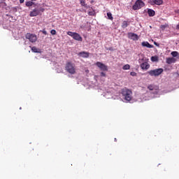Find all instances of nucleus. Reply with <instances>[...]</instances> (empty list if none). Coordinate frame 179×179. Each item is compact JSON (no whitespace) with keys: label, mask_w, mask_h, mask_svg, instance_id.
I'll return each mask as SVG.
<instances>
[{"label":"nucleus","mask_w":179,"mask_h":179,"mask_svg":"<svg viewBox=\"0 0 179 179\" xmlns=\"http://www.w3.org/2000/svg\"><path fill=\"white\" fill-rule=\"evenodd\" d=\"M148 89H149V90H155V86L150 85L148 86Z\"/></svg>","instance_id":"obj_24"},{"label":"nucleus","mask_w":179,"mask_h":179,"mask_svg":"<svg viewBox=\"0 0 179 179\" xmlns=\"http://www.w3.org/2000/svg\"><path fill=\"white\" fill-rule=\"evenodd\" d=\"M65 69L66 72L71 75H75V73H76V68L75 67V64L71 62H68L66 64Z\"/></svg>","instance_id":"obj_2"},{"label":"nucleus","mask_w":179,"mask_h":179,"mask_svg":"<svg viewBox=\"0 0 179 179\" xmlns=\"http://www.w3.org/2000/svg\"><path fill=\"white\" fill-rule=\"evenodd\" d=\"M131 76H136V73L132 71L130 73Z\"/></svg>","instance_id":"obj_27"},{"label":"nucleus","mask_w":179,"mask_h":179,"mask_svg":"<svg viewBox=\"0 0 179 179\" xmlns=\"http://www.w3.org/2000/svg\"><path fill=\"white\" fill-rule=\"evenodd\" d=\"M80 3L81 6H84V8H90L87 4H86V2L84 0H80Z\"/></svg>","instance_id":"obj_16"},{"label":"nucleus","mask_w":179,"mask_h":179,"mask_svg":"<svg viewBox=\"0 0 179 179\" xmlns=\"http://www.w3.org/2000/svg\"><path fill=\"white\" fill-rule=\"evenodd\" d=\"M24 2V0H20V3H23Z\"/></svg>","instance_id":"obj_32"},{"label":"nucleus","mask_w":179,"mask_h":179,"mask_svg":"<svg viewBox=\"0 0 179 179\" xmlns=\"http://www.w3.org/2000/svg\"><path fill=\"white\" fill-rule=\"evenodd\" d=\"M140 66H141V69L148 71V69H149V68H150V64H149V63H148L147 62H145L142 63Z\"/></svg>","instance_id":"obj_10"},{"label":"nucleus","mask_w":179,"mask_h":179,"mask_svg":"<svg viewBox=\"0 0 179 179\" xmlns=\"http://www.w3.org/2000/svg\"><path fill=\"white\" fill-rule=\"evenodd\" d=\"M176 30H179V24L176 25Z\"/></svg>","instance_id":"obj_33"},{"label":"nucleus","mask_w":179,"mask_h":179,"mask_svg":"<svg viewBox=\"0 0 179 179\" xmlns=\"http://www.w3.org/2000/svg\"><path fill=\"white\" fill-rule=\"evenodd\" d=\"M166 25H161V29H162V30H164V29H166Z\"/></svg>","instance_id":"obj_28"},{"label":"nucleus","mask_w":179,"mask_h":179,"mask_svg":"<svg viewBox=\"0 0 179 179\" xmlns=\"http://www.w3.org/2000/svg\"><path fill=\"white\" fill-rule=\"evenodd\" d=\"M141 45L143 47H147V48H153V45H150L148 41L142 42Z\"/></svg>","instance_id":"obj_14"},{"label":"nucleus","mask_w":179,"mask_h":179,"mask_svg":"<svg viewBox=\"0 0 179 179\" xmlns=\"http://www.w3.org/2000/svg\"><path fill=\"white\" fill-rule=\"evenodd\" d=\"M128 36H129V38H130L131 40L136 41V40H138L139 38L136 34H134L132 32L129 33Z\"/></svg>","instance_id":"obj_11"},{"label":"nucleus","mask_w":179,"mask_h":179,"mask_svg":"<svg viewBox=\"0 0 179 179\" xmlns=\"http://www.w3.org/2000/svg\"><path fill=\"white\" fill-rule=\"evenodd\" d=\"M42 33H43V34H45V36H47V31L43 30V31H42Z\"/></svg>","instance_id":"obj_30"},{"label":"nucleus","mask_w":179,"mask_h":179,"mask_svg":"<svg viewBox=\"0 0 179 179\" xmlns=\"http://www.w3.org/2000/svg\"><path fill=\"white\" fill-rule=\"evenodd\" d=\"M143 6H145V2H143V1L142 0H137L136 1L132 8H133V10H139V9H142Z\"/></svg>","instance_id":"obj_6"},{"label":"nucleus","mask_w":179,"mask_h":179,"mask_svg":"<svg viewBox=\"0 0 179 179\" xmlns=\"http://www.w3.org/2000/svg\"><path fill=\"white\" fill-rule=\"evenodd\" d=\"M89 16H94V11H90L88 12Z\"/></svg>","instance_id":"obj_26"},{"label":"nucleus","mask_w":179,"mask_h":179,"mask_svg":"<svg viewBox=\"0 0 179 179\" xmlns=\"http://www.w3.org/2000/svg\"><path fill=\"white\" fill-rule=\"evenodd\" d=\"M164 72L163 69L159 68V69H156L154 70H150L149 71H148V73L150 75V76H160V75H162Z\"/></svg>","instance_id":"obj_3"},{"label":"nucleus","mask_w":179,"mask_h":179,"mask_svg":"<svg viewBox=\"0 0 179 179\" xmlns=\"http://www.w3.org/2000/svg\"><path fill=\"white\" fill-rule=\"evenodd\" d=\"M107 16L109 20H113V19H114V17H113V14H111V13H107Z\"/></svg>","instance_id":"obj_22"},{"label":"nucleus","mask_w":179,"mask_h":179,"mask_svg":"<svg viewBox=\"0 0 179 179\" xmlns=\"http://www.w3.org/2000/svg\"><path fill=\"white\" fill-rule=\"evenodd\" d=\"M25 38L27 40H29V41H30V43H36V41H37V40H38L37 35H36L34 34H30V33H27L25 35Z\"/></svg>","instance_id":"obj_7"},{"label":"nucleus","mask_w":179,"mask_h":179,"mask_svg":"<svg viewBox=\"0 0 179 179\" xmlns=\"http://www.w3.org/2000/svg\"><path fill=\"white\" fill-rule=\"evenodd\" d=\"M151 61L152 62H157V61H159V57H157V56H152L151 57Z\"/></svg>","instance_id":"obj_20"},{"label":"nucleus","mask_w":179,"mask_h":179,"mask_svg":"<svg viewBox=\"0 0 179 179\" xmlns=\"http://www.w3.org/2000/svg\"><path fill=\"white\" fill-rule=\"evenodd\" d=\"M115 142H117V138H115Z\"/></svg>","instance_id":"obj_35"},{"label":"nucleus","mask_w":179,"mask_h":179,"mask_svg":"<svg viewBox=\"0 0 179 179\" xmlns=\"http://www.w3.org/2000/svg\"><path fill=\"white\" fill-rule=\"evenodd\" d=\"M155 45H156L157 47H159L160 44L157 43V42H154Z\"/></svg>","instance_id":"obj_29"},{"label":"nucleus","mask_w":179,"mask_h":179,"mask_svg":"<svg viewBox=\"0 0 179 179\" xmlns=\"http://www.w3.org/2000/svg\"><path fill=\"white\" fill-rule=\"evenodd\" d=\"M109 50H111V48H110Z\"/></svg>","instance_id":"obj_39"},{"label":"nucleus","mask_w":179,"mask_h":179,"mask_svg":"<svg viewBox=\"0 0 179 179\" xmlns=\"http://www.w3.org/2000/svg\"><path fill=\"white\" fill-rule=\"evenodd\" d=\"M45 9L42 7L34 8L32 11L30 12L29 16L31 17H34L41 15V13L44 12Z\"/></svg>","instance_id":"obj_4"},{"label":"nucleus","mask_w":179,"mask_h":179,"mask_svg":"<svg viewBox=\"0 0 179 179\" xmlns=\"http://www.w3.org/2000/svg\"><path fill=\"white\" fill-rule=\"evenodd\" d=\"M91 3H93V1H91Z\"/></svg>","instance_id":"obj_36"},{"label":"nucleus","mask_w":179,"mask_h":179,"mask_svg":"<svg viewBox=\"0 0 179 179\" xmlns=\"http://www.w3.org/2000/svg\"><path fill=\"white\" fill-rule=\"evenodd\" d=\"M101 76H106V73L101 72Z\"/></svg>","instance_id":"obj_31"},{"label":"nucleus","mask_w":179,"mask_h":179,"mask_svg":"<svg viewBox=\"0 0 179 179\" xmlns=\"http://www.w3.org/2000/svg\"><path fill=\"white\" fill-rule=\"evenodd\" d=\"M79 57H82V58H89V52H80L78 53Z\"/></svg>","instance_id":"obj_13"},{"label":"nucleus","mask_w":179,"mask_h":179,"mask_svg":"<svg viewBox=\"0 0 179 179\" xmlns=\"http://www.w3.org/2000/svg\"><path fill=\"white\" fill-rule=\"evenodd\" d=\"M149 3L151 5H163V0H150Z\"/></svg>","instance_id":"obj_9"},{"label":"nucleus","mask_w":179,"mask_h":179,"mask_svg":"<svg viewBox=\"0 0 179 179\" xmlns=\"http://www.w3.org/2000/svg\"><path fill=\"white\" fill-rule=\"evenodd\" d=\"M68 36H70V37H72L73 40H76V41H83V38L78 33L76 32H72L71 31H67Z\"/></svg>","instance_id":"obj_5"},{"label":"nucleus","mask_w":179,"mask_h":179,"mask_svg":"<svg viewBox=\"0 0 179 179\" xmlns=\"http://www.w3.org/2000/svg\"><path fill=\"white\" fill-rule=\"evenodd\" d=\"M25 5L28 8H30V6H33V5H34V2H33V1H27Z\"/></svg>","instance_id":"obj_18"},{"label":"nucleus","mask_w":179,"mask_h":179,"mask_svg":"<svg viewBox=\"0 0 179 179\" xmlns=\"http://www.w3.org/2000/svg\"><path fill=\"white\" fill-rule=\"evenodd\" d=\"M31 51L33 52H36V53H40L41 52L40 50L36 48V46H34V47L31 48Z\"/></svg>","instance_id":"obj_19"},{"label":"nucleus","mask_w":179,"mask_h":179,"mask_svg":"<svg viewBox=\"0 0 179 179\" xmlns=\"http://www.w3.org/2000/svg\"><path fill=\"white\" fill-rule=\"evenodd\" d=\"M176 61H177V59H176V58H174V57H168V58H166V62L169 65H171V64H175V62Z\"/></svg>","instance_id":"obj_12"},{"label":"nucleus","mask_w":179,"mask_h":179,"mask_svg":"<svg viewBox=\"0 0 179 179\" xmlns=\"http://www.w3.org/2000/svg\"><path fill=\"white\" fill-rule=\"evenodd\" d=\"M171 55H172V57H178V52L177 51L171 52Z\"/></svg>","instance_id":"obj_23"},{"label":"nucleus","mask_w":179,"mask_h":179,"mask_svg":"<svg viewBox=\"0 0 179 179\" xmlns=\"http://www.w3.org/2000/svg\"><path fill=\"white\" fill-rule=\"evenodd\" d=\"M96 66L101 69V71H108V67L107 66L100 62H97L96 63Z\"/></svg>","instance_id":"obj_8"},{"label":"nucleus","mask_w":179,"mask_h":179,"mask_svg":"<svg viewBox=\"0 0 179 179\" xmlns=\"http://www.w3.org/2000/svg\"><path fill=\"white\" fill-rule=\"evenodd\" d=\"M20 110H22V107L20 108Z\"/></svg>","instance_id":"obj_37"},{"label":"nucleus","mask_w":179,"mask_h":179,"mask_svg":"<svg viewBox=\"0 0 179 179\" xmlns=\"http://www.w3.org/2000/svg\"><path fill=\"white\" fill-rule=\"evenodd\" d=\"M122 94L126 101H131L132 100V91L128 88H123L122 90Z\"/></svg>","instance_id":"obj_1"},{"label":"nucleus","mask_w":179,"mask_h":179,"mask_svg":"<svg viewBox=\"0 0 179 179\" xmlns=\"http://www.w3.org/2000/svg\"><path fill=\"white\" fill-rule=\"evenodd\" d=\"M130 68H131V66H129V64H126L123 66L122 69L124 71H128V69H129Z\"/></svg>","instance_id":"obj_21"},{"label":"nucleus","mask_w":179,"mask_h":179,"mask_svg":"<svg viewBox=\"0 0 179 179\" xmlns=\"http://www.w3.org/2000/svg\"><path fill=\"white\" fill-rule=\"evenodd\" d=\"M31 1H36V0H31Z\"/></svg>","instance_id":"obj_38"},{"label":"nucleus","mask_w":179,"mask_h":179,"mask_svg":"<svg viewBox=\"0 0 179 179\" xmlns=\"http://www.w3.org/2000/svg\"><path fill=\"white\" fill-rule=\"evenodd\" d=\"M148 16H150V17H152L156 15V12H155V10L152 9H148Z\"/></svg>","instance_id":"obj_15"},{"label":"nucleus","mask_w":179,"mask_h":179,"mask_svg":"<svg viewBox=\"0 0 179 179\" xmlns=\"http://www.w3.org/2000/svg\"><path fill=\"white\" fill-rule=\"evenodd\" d=\"M128 26H129V22H128V21H123L122 23V29H126V27H128Z\"/></svg>","instance_id":"obj_17"},{"label":"nucleus","mask_w":179,"mask_h":179,"mask_svg":"<svg viewBox=\"0 0 179 179\" xmlns=\"http://www.w3.org/2000/svg\"><path fill=\"white\" fill-rule=\"evenodd\" d=\"M79 11H80V12H82V10H79V9H77V10H76V12H79Z\"/></svg>","instance_id":"obj_34"},{"label":"nucleus","mask_w":179,"mask_h":179,"mask_svg":"<svg viewBox=\"0 0 179 179\" xmlns=\"http://www.w3.org/2000/svg\"><path fill=\"white\" fill-rule=\"evenodd\" d=\"M50 33L52 34V36H55V34H57V31H55V29H52Z\"/></svg>","instance_id":"obj_25"}]
</instances>
